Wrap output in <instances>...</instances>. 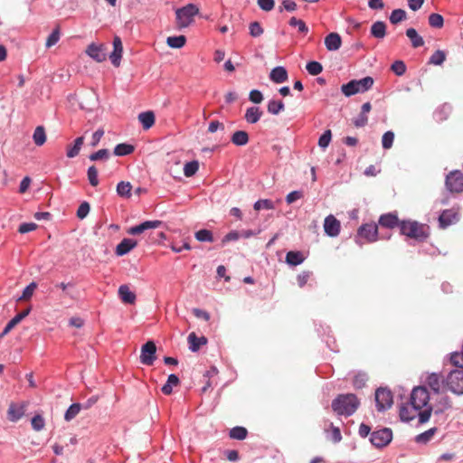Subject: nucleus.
Wrapping results in <instances>:
<instances>
[{
  "instance_id": "obj_1",
  "label": "nucleus",
  "mask_w": 463,
  "mask_h": 463,
  "mask_svg": "<svg viewBox=\"0 0 463 463\" xmlns=\"http://www.w3.org/2000/svg\"><path fill=\"white\" fill-rule=\"evenodd\" d=\"M360 406V400L354 393H340L331 402L332 411L337 416L350 417Z\"/></svg>"
},
{
  "instance_id": "obj_2",
  "label": "nucleus",
  "mask_w": 463,
  "mask_h": 463,
  "mask_svg": "<svg viewBox=\"0 0 463 463\" xmlns=\"http://www.w3.org/2000/svg\"><path fill=\"white\" fill-rule=\"evenodd\" d=\"M400 231L402 235L418 241H425L430 235L429 226L416 221H402L400 222Z\"/></svg>"
},
{
  "instance_id": "obj_3",
  "label": "nucleus",
  "mask_w": 463,
  "mask_h": 463,
  "mask_svg": "<svg viewBox=\"0 0 463 463\" xmlns=\"http://www.w3.org/2000/svg\"><path fill=\"white\" fill-rule=\"evenodd\" d=\"M373 79L370 76L364 77L361 80H353L341 87L342 92L350 97L359 92H364L372 88L373 85Z\"/></svg>"
},
{
  "instance_id": "obj_4",
  "label": "nucleus",
  "mask_w": 463,
  "mask_h": 463,
  "mask_svg": "<svg viewBox=\"0 0 463 463\" xmlns=\"http://www.w3.org/2000/svg\"><path fill=\"white\" fill-rule=\"evenodd\" d=\"M430 392L426 386H416L412 389L409 403L414 411H420L429 405Z\"/></svg>"
},
{
  "instance_id": "obj_5",
  "label": "nucleus",
  "mask_w": 463,
  "mask_h": 463,
  "mask_svg": "<svg viewBox=\"0 0 463 463\" xmlns=\"http://www.w3.org/2000/svg\"><path fill=\"white\" fill-rule=\"evenodd\" d=\"M199 13V8L194 4L176 10V24L178 28H185L194 22V17Z\"/></svg>"
},
{
  "instance_id": "obj_6",
  "label": "nucleus",
  "mask_w": 463,
  "mask_h": 463,
  "mask_svg": "<svg viewBox=\"0 0 463 463\" xmlns=\"http://www.w3.org/2000/svg\"><path fill=\"white\" fill-rule=\"evenodd\" d=\"M442 383L454 394L463 395V371L452 370Z\"/></svg>"
},
{
  "instance_id": "obj_7",
  "label": "nucleus",
  "mask_w": 463,
  "mask_h": 463,
  "mask_svg": "<svg viewBox=\"0 0 463 463\" xmlns=\"http://www.w3.org/2000/svg\"><path fill=\"white\" fill-rule=\"evenodd\" d=\"M393 434L391 428L383 427L371 433L370 442L377 449L387 447L392 440Z\"/></svg>"
},
{
  "instance_id": "obj_8",
  "label": "nucleus",
  "mask_w": 463,
  "mask_h": 463,
  "mask_svg": "<svg viewBox=\"0 0 463 463\" xmlns=\"http://www.w3.org/2000/svg\"><path fill=\"white\" fill-rule=\"evenodd\" d=\"M393 403L391 390L385 387H379L375 391V406L378 411L383 412L389 410Z\"/></svg>"
},
{
  "instance_id": "obj_9",
  "label": "nucleus",
  "mask_w": 463,
  "mask_h": 463,
  "mask_svg": "<svg viewBox=\"0 0 463 463\" xmlns=\"http://www.w3.org/2000/svg\"><path fill=\"white\" fill-rule=\"evenodd\" d=\"M447 189L452 194L463 192V173L459 170L449 172L445 180Z\"/></svg>"
},
{
  "instance_id": "obj_10",
  "label": "nucleus",
  "mask_w": 463,
  "mask_h": 463,
  "mask_svg": "<svg viewBox=\"0 0 463 463\" xmlns=\"http://www.w3.org/2000/svg\"><path fill=\"white\" fill-rule=\"evenodd\" d=\"M140 363L144 365H153L156 360V345L155 341L148 340L141 346Z\"/></svg>"
},
{
  "instance_id": "obj_11",
  "label": "nucleus",
  "mask_w": 463,
  "mask_h": 463,
  "mask_svg": "<svg viewBox=\"0 0 463 463\" xmlns=\"http://www.w3.org/2000/svg\"><path fill=\"white\" fill-rule=\"evenodd\" d=\"M357 235L367 242H374L378 239V226L374 222L363 224L359 227Z\"/></svg>"
},
{
  "instance_id": "obj_12",
  "label": "nucleus",
  "mask_w": 463,
  "mask_h": 463,
  "mask_svg": "<svg viewBox=\"0 0 463 463\" xmlns=\"http://www.w3.org/2000/svg\"><path fill=\"white\" fill-rule=\"evenodd\" d=\"M162 222L156 220V221H146L138 225L133 226L129 228L127 232L129 235H138L143 232H145L147 230L151 229H156L159 228L162 225Z\"/></svg>"
},
{
  "instance_id": "obj_13",
  "label": "nucleus",
  "mask_w": 463,
  "mask_h": 463,
  "mask_svg": "<svg viewBox=\"0 0 463 463\" xmlns=\"http://www.w3.org/2000/svg\"><path fill=\"white\" fill-rule=\"evenodd\" d=\"M340 222L332 214L326 217L324 222L325 232L330 237H335L340 232Z\"/></svg>"
},
{
  "instance_id": "obj_14",
  "label": "nucleus",
  "mask_w": 463,
  "mask_h": 463,
  "mask_svg": "<svg viewBox=\"0 0 463 463\" xmlns=\"http://www.w3.org/2000/svg\"><path fill=\"white\" fill-rule=\"evenodd\" d=\"M123 53V44L120 37L115 36L113 39V52L109 55L111 63L115 67L120 65V61Z\"/></svg>"
},
{
  "instance_id": "obj_15",
  "label": "nucleus",
  "mask_w": 463,
  "mask_h": 463,
  "mask_svg": "<svg viewBox=\"0 0 463 463\" xmlns=\"http://www.w3.org/2000/svg\"><path fill=\"white\" fill-rule=\"evenodd\" d=\"M458 220V214L454 209L444 210L439 217V226L443 229L455 223Z\"/></svg>"
},
{
  "instance_id": "obj_16",
  "label": "nucleus",
  "mask_w": 463,
  "mask_h": 463,
  "mask_svg": "<svg viewBox=\"0 0 463 463\" xmlns=\"http://www.w3.org/2000/svg\"><path fill=\"white\" fill-rule=\"evenodd\" d=\"M24 404L11 402L7 410V419L12 422H16L24 415Z\"/></svg>"
},
{
  "instance_id": "obj_17",
  "label": "nucleus",
  "mask_w": 463,
  "mask_h": 463,
  "mask_svg": "<svg viewBox=\"0 0 463 463\" xmlns=\"http://www.w3.org/2000/svg\"><path fill=\"white\" fill-rule=\"evenodd\" d=\"M86 53L91 57L97 62H101L106 60L105 47L101 45H96L94 43L90 44L87 47Z\"/></svg>"
},
{
  "instance_id": "obj_18",
  "label": "nucleus",
  "mask_w": 463,
  "mask_h": 463,
  "mask_svg": "<svg viewBox=\"0 0 463 463\" xmlns=\"http://www.w3.org/2000/svg\"><path fill=\"white\" fill-rule=\"evenodd\" d=\"M137 245V241H135L133 239H129V238H125L116 247L115 253L118 256H123V255L128 253L134 248H136Z\"/></svg>"
},
{
  "instance_id": "obj_19",
  "label": "nucleus",
  "mask_w": 463,
  "mask_h": 463,
  "mask_svg": "<svg viewBox=\"0 0 463 463\" xmlns=\"http://www.w3.org/2000/svg\"><path fill=\"white\" fill-rule=\"evenodd\" d=\"M189 349L193 353H196L200 350L202 345H204L207 344V338L205 336H197L194 332H192L189 334L187 337Z\"/></svg>"
},
{
  "instance_id": "obj_20",
  "label": "nucleus",
  "mask_w": 463,
  "mask_h": 463,
  "mask_svg": "<svg viewBox=\"0 0 463 463\" xmlns=\"http://www.w3.org/2000/svg\"><path fill=\"white\" fill-rule=\"evenodd\" d=\"M342 44L341 36L337 33H330L325 38V45L330 52H335L340 49Z\"/></svg>"
},
{
  "instance_id": "obj_21",
  "label": "nucleus",
  "mask_w": 463,
  "mask_h": 463,
  "mask_svg": "<svg viewBox=\"0 0 463 463\" xmlns=\"http://www.w3.org/2000/svg\"><path fill=\"white\" fill-rule=\"evenodd\" d=\"M400 222L397 215L393 213L383 214L379 218V224L384 228L392 229L396 226L400 227Z\"/></svg>"
},
{
  "instance_id": "obj_22",
  "label": "nucleus",
  "mask_w": 463,
  "mask_h": 463,
  "mask_svg": "<svg viewBox=\"0 0 463 463\" xmlns=\"http://www.w3.org/2000/svg\"><path fill=\"white\" fill-rule=\"evenodd\" d=\"M181 382L177 374L171 373L168 375L166 383L162 386L161 392L165 395H170L173 392V387L180 385Z\"/></svg>"
},
{
  "instance_id": "obj_23",
  "label": "nucleus",
  "mask_w": 463,
  "mask_h": 463,
  "mask_svg": "<svg viewBox=\"0 0 463 463\" xmlns=\"http://www.w3.org/2000/svg\"><path fill=\"white\" fill-rule=\"evenodd\" d=\"M270 80L275 83H282L288 80V71L282 66L275 67L269 73Z\"/></svg>"
},
{
  "instance_id": "obj_24",
  "label": "nucleus",
  "mask_w": 463,
  "mask_h": 463,
  "mask_svg": "<svg viewBox=\"0 0 463 463\" xmlns=\"http://www.w3.org/2000/svg\"><path fill=\"white\" fill-rule=\"evenodd\" d=\"M138 120L145 130L149 129L155 124L156 117L153 111L142 112L138 115Z\"/></svg>"
},
{
  "instance_id": "obj_25",
  "label": "nucleus",
  "mask_w": 463,
  "mask_h": 463,
  "mask_svg": "<svg viewBox=\"0 0 463 463\" xmlns=\"http://www.w3.org/2000/svg\"><path fill=\"white\" fill-rule=\"evenodd\" d=\"M406 36L410 39L413 48H419L424 45L423 38L418 33L416 29L408 28L406 30Z\"/></svg>"
},
{
  "instance_id": "obj_26",
  "label": "nucleus",
  "mask_w": 463,
  "mask_h": 463,
  "mask_svg": "<svg viewBox=\"0 0 463 463\" xmlns=\"http://www.w3.org/2000/svg\"><path fill=\"white\" fill-rule=\"evenodd\" d=\"M84 143V137H77L75 140H74V144L73 145H69L67 146V152H66V156L69 157V158H73L75 156H77L81 149V146Z\"/></svg>"
},
{
  "instance_id": "obj_27",
  "label": "nucleus",
  "mask_w": 463,
  "mask_h": 463,
  "mask_svg": "<svg viewBox=\"0 0 463 463\" xmlns=\"http://www.w3.org/2000/svg\"><path fill=\"white\" fill-rule=\"evenodd\" d=\"M452 407L451 400L449 396H442L436 404V408L434 409V413L436 415L442 414L445 411L450 409Z\"/></svg>"
},
{
  "instance_id": "obj_28",
  "label": "nucleus",
  "mask_w": 463,
  "mask_h": 463,
  "mask_svg": "<svg viewBox=\"0 0 463 463\" xmlns=\"http://www.w3.org/2000/svg\"><path fill=\"white\" fill-rule=\"evenodd\" d=\"M262 116V111L258 107H250L247 109L245 119L248 123L254 124L258 122Z\"/></svg>"
},
{
  "instance_id": "obj_29",
  "label": "nucleus",
  "mask_w": 463,
  "mask_h": 463,
  "mask_svg": "<svg viewBox=\"0 0 463 463\" xmlns=\"http://www.w3.org/2000/svg\"><path fill=\"white\" fill-rule=\"evenodd\" d=\"M371 33L373 37L383 39L386 35V24L382 21H377L371 27Z\"/></svg>"
},
{
  "instance_id": "obj_30",
  "label": "nucleus",
  "mask_w": 463,
  "mask_h": 463,
  "mask_svg": "<svg viewBox=\"0 0 463 463\" xmlns=\"http://www.w3.org/2000/svg\"><path fill=\"white\" fill-rule=\"evenodd\" d=\"M231 141L235 146H245L249 142V135L243 130L235 131L231 137Z\"/></svg>"
},
{
  "instance_id": "obj_31",
  "label": "nucleus",
  "mask_w": 463,
  "mask_h": 463,
  "mask_svg": "<svg viewBox=\"0 0 463 463\" xmlns=\"http://www.w3.org/2000/svg\"><path fill=\"white\" fill-rule=\"evenodd\" d=\"M248 436V430L242 426H236L230 430L229 437L232 439L243 440Z\"/></svg>"
},
{
  "instance_id": "obj_32",
  "label": "nucleus",
  "mask_w": 463,
  "mask_h": 463,
  "mask_svg": "<svg viewBox=\"0 0 463 463\" xmlns=\"http://www.w3.org/2000/svg\"><path fill=\"white\" fill-rule=\"evenodd\" d=\"M305 258L300 251H288L286 255V262L291 266H297L304 261Z\"/></svg>"
},
{
  "instance_id": "obj_33",
  "label": "nucleus",
  "mask_w": 463,
  "mask_h": 463,
  "mask_svg": "<svg viewBox=\"0 0 463 463\" xmlns=\"http://www.w3.org/2000/svg\"><path fill=\"white\" fill-rule=\"evenodd\" d=\"M298 286L299 288H303L306 286L312 287L314 281V278L312 276V273L310 271H303L297 277Z\"/></svg>"
},
{
  "instance_id": "obj_34",
  "label": "nucleus",
  "mask_w": 463,
  "mask_h": 463,
  "mask_svg": "<svg viewBox=\"0 0 463 463\" xmlns=\"http://www.w3.org/2000/svg\"><path fill=\"white\" fill-rule=\"evenodd\" d=\"M426 383L434 393L439 394L440 392L439 373H431L430 374H429Z\"/></svg>"
},
{
  "instance_id": "obj_35",
  "label": "nucleus",
  "mask_w": 463,
  "mask_h": 463,
  "mask_svg": "<svg viewBox=\"0 0 463 463\" xmlns=\"http://www.w3.org/2000/svg\"><path fill=\"white\" fill-rule=\"evenodd\" d=\"M369 376L364 372H358L353 379V386L354 389H362L366 385Z\"/></svg>"
},
{
  "instance_id": "obj_36",
  "label": "nucleus",
  "mask_w": 463,
  "mask_h": 463,
  "mask_svg": "<svg viewBox=\"0 0 463 463\" xmlns=\"http://www.w3.org/2000/svg\"><path fill=\"white\" fill-rule=\"evenodd\" d=\"M135 150L134 146L130 144L121 143L115 146L114 155L118 156H128L133 153Z\"/></svg>"
},
{
  "instance_id": "obj_37",
  "label": "nucleus",
  "mask_w": 463,
  "mask_h": 463,
  "mask_svg": "<svg viewBox=\"0 0 463 463\" xmlns=\"http://www.w3.org/2000/svg\"><path fill=\"white\" fill-rule=\"evenodd\" d=\"M81 409V404L79 402L71 404L64 413V420L71 421L78 415Z\"/></svg>"
},
{
  "instance_id": "obj_38",
  "label": "nucleus",
  "mask_w": 463,
  "mask_h": 463,
  "mask_svg": "<svg viewBox=\"0 0 463 463\" xmlns=\"http://www.w3.org/2000/svg\"><path fill=\"white\" fill-rule=\"evenodd\" d=\"M186 43V38L184 35H179V36H169L166 39V43L169 47L179 49L184 46Z\"/></svg>"
},
{
  "instance_id": "obj_39",
  "label": "nucleus",
  "mask_w": 463,
  "mask_h": 463,
  "mask_svg": "<svg viewBox=\"0 0 463 463\" xmlns=\"http://www.w3.org/2000/svg\"><path fill=\"white\" fill-rule=\"evenodd\" d=\"M33 142L36 146H43L46 141L45 129L42 126H38L33 135Z\"/></svg>"
},
{
  "instance_id": "obj_40",
  "label": "nucleus",
  "mask_w": 463,
  "mask_h": 463,
  "mask_svg": "<svg viewBox=\"0 0 463 463\" xmlns=\"http://www.w3.org/2000/svg\"><path fill=\"white\" fill-rule=\"evenodd\" d=\"M132 185L129 182L121 181L117 185V193L119 196L129 198L131 196Z\"/></svg>"
},
{
  "instance_id": "obj_41",
  "label": "nucleus",
  "mask_w": 463,
  "mask_h": 463,
  "mask_svg": "<svg viewBox=\"0 0 463 463\" xmlns=\"http://www.w3.org/2000/svg\"><path fill=\"white\" fill-rule=\"evenodd\" d=\"M428 22L430 27L440 29L444 25V18L441 14L432 13L428 17Z\"/></svg>"
},
{
  "instance_id": "obj_42",
  "label": "nucleus",
  "mask_w": 463,
  "mask_h": 463,
  "mask_svg": "<svg viewBox=\"0 0 463 463\" xmlns=\"http://www.w3.org/2000/svg\"><path fill=\"white\" fill-rule=\"evenodd\" d=\"M437 430L438 429L436 427L430 428V430L417 435L415 437V441L417 443L426 444L431 439V438L437 432Z\"/></svg>"
},
{
  "instance_id": "obj_43",
  "label": "nucleus",
  "mask_w": 463,
  "mask_h": 463,
  "mask_svg": "<svg viewBox=\"0 0 463 463\" xmlns=\"http://www.w3.org/2000/svg\"><path fill=\"white\" fill-rule=\"evenodd\" d=\"M285 109L281 100H270L268 103V111L272 115H278Z\"/></svg>"
},
{
  "instance_id": "obj_44",
  "label": "nucleus",
  "mask_w": 463,
  "mask_h": 463,
  "mask_svg": "<svg viewBox=\"0 0 463 463\" xmlns=\"http://www.w3.org/2000/svg\"><path fill=\"white\" fill-rule=\"evenodd\" d=\"M423 408H424V410L423 411L420 410L419 411L420 412L418 414L420 424H424V423L428 422L431 416L432 411H434V408L432 405L429 404Z\"/></svg>"
},
{
  "instance_id": "obj_45",
  "label": "nucleus",
  "mask_w": 463,
  "mask_h": 463,
  "mask_svg": "<svg viewBox=\"0 0 463 463\" xmlns=\"http://www.w3.org/2000/svg\"><path fill=\"white\" fill-rule=\"evenodd\" d=\"M407 18V14L403 9H395L390 15V22L397 24Z\"/></svg>"
},
{
  "instance_id": "obj_46",
  "label": "nucleus",
  "mask_w": 463,
  "mask_h": 463,
  "mask_svg": "<svg viewBox=\"0 0 463 463\" xmlns=\"http://www.w3.org/2000/svg\"><path fill=\"white\" fill-rule=\"evenodd\" d=\"M306 69L310 75L317 76L322 72L323 66L320 62L313 61L307 62Z\"/></svg>"
},
{
  "instance_id": "obj_47",
  "label": "nucleus",
  "mask_w": 463,
  "mask_h": 463,
  "mask_svg": "<svg viewBox=\"0 0 463 463\" xmlns=\"http://www.w3.org/2000/svg\"><path fill=\"white\" fill-rule=\"evenodd\" d=\"M198 169H199V163L197 161H191L184 165V174L186 177H191L194 175H195V173L198 171Z\"/></svg>"
},
{
  "instance_id": "obj_48",
  "label": "nucleus",
  "mask_w": 463,
  "mask_h": 463,
  "mask_svg": "<svg viewBox=\"0 0 463 463\" xmlns=\"http://www.w3.org/2000/svg\"><path fill=\"white\" fill-rule=\"evenodd\" d=\"M120 300L125 304H134L136 301L135 291H118Z\"/></svg>"
},
{
  "instance_id": "obj_49",
  "label": "nucleus",
  "mask_w": 463,
  "mask_h": 463,
  "mask_svg": "<svg viewBox=\"0 0 463 463\" xmlns=\"http://www.w3.org/2000/svg\"><path fill=\"white\" fill-rule=\"evenodd\" d=\"M450 363L460 371H463V352H454L450 355Z\"/></svg>"
},
{
  "instance_id": "obj_50",
  "label": "nucleus",
  "mask_w": 463,
  "mask_h": 463,
  "mask_svg": "<svg viewBox=\"0 0 463 463\" xmlns=\"http://www.w3.org/2000/svg\"><path fill=\"white\" fill-rule=\"evenodd\" d=\"M446 60V53L443 51H436L430 58L429 63L441 65Z\"/></svg>"
},
{
  "instance_id": "obj_51",
  "label": "nucleus",
  "mask_w": 463,
  "mask_h": 463,
  "mask_svg": "<svg viewBox=\"0 0 463 463\" xmlns=\"http://www.w3.org/2000/svg\"><path fill=\"white\" fill-rule=\"evenodd\" d=\"M195 238L199 241H213V236L211 231L203 229L195 232Z\"/></svg>"
},
{
  "instance_id": "obj_52",
  "label": "nucleus",
  "mask_w": 463,
  "mask_h": 463,
  "mask_svg": "<svg viewBox=\"0 0 463 463\" xmlns=\"http://www.w3.org/2000/svg\"><path fill=\"white\" fill-rule=\"evenodd\" d=\"M31 424L34 430L40 431L44 428L45 420L41 414H35L31 420Z\"/></svg>"
},
{
  "instance_id": "obj_53",
  "label": "nucleus",
  "mask_w": 463,
  "mask_h": 463,
  "mask_svg": "<svg viewBox=\"0 0 463 463\" xmlns=\"http://www.w3.org/2000/svg\"><path fill=\"white\" fill-rule=\"evenodd\" d=\"M59 40H60V27L57 26L52 31V33L48 36V38L46 40L45 46L47 48H50V47L53 46L54 44H56Z\"/></svg>"
},
{
  "instance_id": "obj_54",
  "label": "nucleus",
  "mask_w": 463,
  "mask_h": 463,
  "mask_svg": "<svg viewBox=\"0 0 463 463\" xmlns=\"http://www.w3.org/2000/svg\"><path fill=\"white\" fill-rule=\"evenodd\" d=\"M87 175H88V180L92 186L95 187L99 184L98 170L95 167V165H91L89 167Z\"/></svg>"
},
{
  "instance_id": "obj_55",
  "label": "nucleus",
  "mask_w": 463,
  "mask_h": 463,
  "mask_svg": "<svg viewBox=\"0 0 463 463\" xmlns=\"http://www.w3.org/2000/svg\"><path fill=\"white\" fill-rule=\"evenodd\" d=\"M254 209L260 211L261 209L270 210L274 208L273 202L269 199H261L254 203Z\"/></svg>"
},
{
  "instance_id": "obj_56",
  "label": "nucleus",
  "mask_w": 463,
  "mask_h": 463,
  "mask_svg": "<svg viewBox=\"0 0 463 463\" xmlns=\"http://www.w3.org/2000/svg\"><path fill=\"white\" fill-rule=\"evenodd\" d=\"M399 416L402 421L410 422L415 416H410L409 409L406 404H402L399 411Z\"/></svg>"
},
{
  "instance_id": "obj_57",
  "label": "nucleus",
  "mask_w": 463,
  "mask_h": 463,
  "mask_svg": "<svg viewBox=\"0 0 463 463\" xmlns=\"http://www.w3.org/2000/svg\"><path fill=\"white\" fill-rule=\"evenodd\" d=\"M393 140H394V134H393V132H392V131L385 132L383 134V138H382L383 147L384 149L391 148L392 146Z\"/></svg>"
},
{
  "instance_id": "obj_58",
  "label": "nucleus",
  "mask_w": 463,
  "mask_h": 463,
  "mask_svg": "<svg viewBox=\"0 0 463 463\" xmlns=\"http://www.w3.org/2000/svg\"><path fill=\"white\" fill-rule=\"evenodd\" d=\"M391 70L398 76H402L406 71V65L402 61H394L392 66Z\"/></svg>"
},
{
  "instance_id": "obj_59",
  "label": "nucleus",
  "mask_w": 463,
  "mask_h": 463,
  "mask_svg": "<svg viewBox=\"0 0 463 463\" xmlns=\"http://www.w3.org/2000/svg\"><path fill=\"white\" fill-rule=\"evenodd\" d=\"M289 25L298 27V31L302 33H307L308 32V28L306 25L305 22L296 17H292L289 20Z\"/></svg>"
},
{
  "instance_id": "obj_60",
  "label": "nucleus",
  "mask_w": 463,
  "mask_h": 463,
  "mask_svg": "<svg viewBox=\"0 0 463 463\" xmlns=\"http://www.w3.org/2000/svg\"><path fill=\"white\" fill-rule=\"evenodd\" d=\"M332 134L331 130H326L324 134L318 139V146L322 148H326L328 146L331 141Z\"/></svg>"
},
{
  "instance_id": "obj_61",
  "label": "nucleus",
  "mask_w": 463,
  "mask_h": 463,
  "mask_svg": "<svg viewBox=\"0 0 463 463\" xmlns=\"http://www.w3.org/2000/svg\"><path fill=\"white\" fill-rule=\"evenodd\" d=\"M263 33V28L259 22H252L250 24V34L252 37H258Z\"/></svg>"
},
{
  "instance_id": "obj_62",
  "label": "nucleus",
  "mask_w": 463,
  "mask_h": 463,
  "mask_svg": "<svg viewBox=\"0 0 463 463\" xmlns=\"http://www.w3.org/2000/svg\"><path fill=\"white\" fill-rule=\"evenodd\" d=\"M109 156L108 149H100L90 156V160L91 161H97L101 159H108Z\"/></svg>"
},
{
  "instance_id": "obj_63",
  "label": "nucleus",
  "mask_w": 463,
  "mask_h": 463,
  "mask_svg": "<svg viewBox=\"0 0 463 463\" xmlns=\"http://www.w3.org/2000/svg\"><path fill=\"white\" fill-rule=\"evenodd\" d=\"M258 5L263 11H271L275 6L274 0H257Z\"/></svg>"
},
{
  "instance_id": "obj_64",
  "label": "nucleus",
  "mask_w": 463,
  "mask_h": 463,
  "mask_svg": "<svg viewBox=\"0 0 463 463\" xmlns=\"http://www.w3.org/2000/svg\"><path fill=\"white\" fill-rule=\"evenodd\" d=\"M90 212V204L87 202L82 203L77 210V217L84 219Z\"/></svg>"
}]
</instances>
